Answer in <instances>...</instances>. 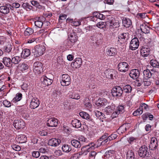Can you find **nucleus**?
<instances>
[{"instance_id": "f257e3e1", "label": "nucleus", "mask_w": 159, "mask_h": 159, "mask_svg": "<svg viewBox=\"0 0 159 159\" xmlns=\"http://www.w3.org/2000/svg\"><path fill=\"white\" fill-rule=\"evenodd\" d=\"M45 47L43 45H37L32 50L34 57H36L43 55L45 50Z\"/></svg>"}, {"instance_id": "f03ea898", "label": "nucleus", "mask_w": 159, "mask_h": 159, "mask_svg": "<svg viewBox=\"0 0 159 159\" xmlns=\"http://www.w3.org/2000/svg\"><path fill=\"white\" fill-rule=\"evenodd\" d=\"M111 93L113 97L117 98H120L122 96L123 94V89L120 86H116L112 89Z\"/></svg>"}, {"instance_id": "7ed1b4c3", "label": "nucleus", "mask_w": 159, "mask_h": 159, "mask_svg": "<svg viewBox=\"0 0 159 159\" xmlns=\"http://www.w3.org/2000/svg\"><path fill=\"white\" fill-rule=\"evenodd\" d=\"M148 148L145 145L141 146L138 151V155L140 157L145 158L148 156L149 154L148 152Z\"/></svg>"}, {"instance_id": "20e7f679", "label": "nucleus", "mask_w": 159, "mask_h": 159, "mask_svg": "<svg viewBox=\"0 0 159 159\" xmlns=\"http://www.w3.org/2000/svg\"><path fill=\"white\" fill-rule=\"evenodd\" d=\"M43 64L39 61L35 62L33 65V70L36 74H39L43 71Z\"/></svg>"}, {"instance_id": "39448f33", "label": "nucleus", "mask_w": 159, "mask_h": 159, "mask_svg": "<svg viewBox=\"0 0 159 159\" xmlns=\"http://www.w3.org/2000/svg\"><path fill=\"white\" fill-rule=\"evenodd\" d=\"M117 67L119 71L125 72L128 70L129 67L126 62L123 61L120 62L117 66Z\"/></svg>"}, {"instance_id": "423d86ee", "label": "nucleus", "mask_w": 159, "mask_h": 159, "mask_svg": "<svg viewBox=\"0 0 159 159\" xmlns=\"http://www.w3.org/2000/svg\"><path fill=\"white\" fill-rule=\"evenodd\" d=\"M71 79L67 74H63L62 76V80L61 83L63 86H67L70 84Z\"/></svg>"}, {"instance_id": "0eeeda50", "label": "nucleus", "mask_w": 159, "mask_h": 159, "mask_svg": "<svg viewBox=\"0 0 159 159\" xmlns=\"http://www.w3.org/2000/svg\"><path fill=\"white\" fill-rule=\"evenodd\" d=\"M14 126L17 129H20L24 128L25 123L21 119L15 120L13 123Z\"/></svg>"}, {"instance_id": "6e6552de", "label": "nucleus", "mask_w": 159, "mask_h": 159, "mask_svg": "<svg viewBox=\"0 0 159 159\" xmlns=\"http://www.w3.org/2000/svg\"><path fill=\"white\" fill-rule=\"evenodd\" d=\"M139 45V42L137 38L133 39L130 43L129 48L132 50H134L137 49Z\"/></svg>"}, {"instance_id": "1a4fd4ad", "label": "nucleus", "mask_w": 159, "mask_h": 159, "mask_svg": "<svg viewBox=\"0 0 159 159\" xmlns=\"http://www.w3.org/2000/svg\"><path fill=\"white\" fill-rule=\"evenodd\" d=\"M158 145L157 139L155 137H152L149 146L150 149L152 150H154L157 149Z\"/></svg>"}, {"instance_id": "9d476101", "label": "nucleus", "mask_w": 159, "mask_h": 159, "mask_svg": "<svg viewBox=\"0 0 159 159\" xmlns=\"http://www.w3.org/2000/svg\"><path fill=\"white\" fill-rule=\"evenodd\" d=\"M58 122V120L55 118H52L48 120L47 125L49 127H56L57 126Z\"/></svg>"}, {"instance_id": "9b49d317", "label": "nucleus", "mask_w": 159, "mask_h": 159, "mask_svg": "<svg viewBox=\"0 0 159 159\" xmlns=\"http://www.w3.org/2000/svg\"><path fill=\"white\" fill-rule=\"evenodd\" d=\"M150 51V49L149 47L147 45H145L141 49V54L143 56L146 57L149 55Z\"/></svg>"}, {"instance_id": "f8f14e48", "label": "nucleus", "mask_w": 159, "mask_h": 159, "mask_svg": "<svg viewBox=\"0 0 159 159\" xmlns=\"http://www.w3.org/2000/svg\"><path fill=\"white\" fill-rule=\"evenodd\" d=\"M139 70L137 69L132 70L129 74V76L134 80H136L138 78L140 75Z\"/></svg>"}, {"instance_id": "ddd939ff", "label": "nucleus", "mask_w": 159, "mask_h": 159, "mask_svg": "<svg viewBox=\"0 0 159 159\" xmlns=\"http://www.w3.org/2000/svg\"><path fill=\"white\" fill-rule=\"evenodd\" d=\"M82 61L80 58H77L71 63V66L75 68H79L82 65Z\"/></svg>"}, {"instance_id": "4468645a", "label": "nucleus", "mask_w": 159, "mask_h": 159, "mask_svg": "<svg viewBox=\"0 0 159 159\" xmlns=\"http://www.w3.org/2000/svg\"><path fill=\"white\" fill-rule=\"evenodd\" d=\"M42 83L46 86H48L51 84L53 82V80L51 78H49L46 76H43L41 79Z\"/></svg>"}, {"instance_id": "2eb2a0df", "label": "nucleus", "mask_w": 159, "mask_h": 159, "mask_svg": "<svg viewBox=\"0 0 159 159\" xmlns=\"http://www.w3.org/2000/svg\"><path fill=\"white\" fill-rule=\"evenodd\" d=\"M61 142V141L59 139L52 138L48 141V144L49 145L56 147Z\"/></svg>"}, {"instance_id": "dca6fc26", "label": "nucleus", "mask_w": 159, "mask_h": 159, "mask_svg": "<svg viewBox=\"0 0 159 159\" xmlns=\"http://www.w3.org/2000/svg\"><path fill=\"white\" fill-rule=\"evenodd\" d=\"M40 102L37 98L32 99L30 103V107L31 109H34L37 108L39 105Z\"/></svg>"}, {"instance_id": "f3484780", "label": "nucleus", "mask_w": 159, "mask_h": 159, "mask_svg": "<svg viewBox=\"0 0 159 159\" xmlns=\"http://www.w3.org/2000/svg\"><path fill=\"white\" fill-rule=\"evenodd\" d=\"M134 149L132 147L128 149L126 154V159H134Z\"/></svg>"}, {"instance_id": "a211bd4d", "label": "nucleus", "mask_w": 159, "mask_h": 159, "mask_svg": "<svg viewBox=\"0 0 159 159\" xmlns=\"http://www.w3.org/2000/svg\"><path fill=\"white\" fill-rule=\"evenodd\" d=\"M107 101L106 99L103 98L98 99L96 103L95 104L98 107H100L106 105L107 104Z\"/></svg>"}, {"instance_id": "6ab92c4d", "label": "nucleus", "mask_w": 159, "mask_h": 159, "mask_svg": "<svg viewBox=\"0 0 159 159\" xmlns=\"http://www.w3.org/2000/svg\"><path fill=\"white\" fill-rule=\"evenodd\" d=\"M69 40L70 41L74 44L78 40V36H77L76 33L74 30H72L69 37Z\"/></svg>"}, {"instance_id": "aec40b11", "label": "nucleus", "mask_w": 159, "mask_h": 159, "mask_svg": "<svg viewBox=\"0 0 159 159\" xmlns=\"http://www.w3.org/2000/svg\"><path fill=\"white\" fill-rule=\"evenodd\" d=\"M123 25L125 27L128 28L130 27L132 25L131 20L128 18L124 17L122 20Z\"/></svg>"}, {"instance_id": "412c9836", "label": "nucleus", "mask_w": 159, "mask_h": 159, "mask_svg": "<svg viewBox=\"0 0 159 159\" xmlns=\"http://www.w3.org/2000/svg\"><path fill=\"white\" fill-rule=\"evenodd\" d=\"M2 62L7 67H11L12 66V61H11V60L10 58L3 57Z\"/></svg>"}, {"instance_id": "4be33fe9", "label": "nucleus", "mask_w": 159, "mask_h": 159, "mask_svg": "<svg viewBox=\"0 0 159 159\" xmlns=\"http://www.w3.org/2000/svg\"><path fill=\"white\" fill-rule=\"evenodd\" d=\"M115 71L113 69H108L105 71V74L107 78L108 79H113V75L115 74Z\"/></svg>"}, {"instance_id": "5701e85b", "label": "nucleus", "mask_w": 159, "mask_h": 159, "mask_svg": "<svg viewBox=\"0 0 159 159\" xmlns=\"http://www.w3.org/2000/svg\"><path fill=\"white\" fill-rule=\"evenodd\" d=\"M10 6V4H6L5 6H2L0 7V11L3 14H7L8 13L9 11V7Z\"/></svg>"}, {"instance_id": "b1692460", "label": "nucleus", "mask_w": 159, "mask_h": 159, "mask_svg": "<svg viewBox=\"0 0 159 159\" xmlns=\"http://www.w3.org/2000/svg\"><path fill=\"white\" fill-rule=\"evenodd\" d=\"M153 73L150 72L148 69L144 70L143 72V77L142 79L144 80H148L150 78Z\"/></svg>"}, {"instance_id": "393cba45", "label": "nucleus", "mask_w": 159, "mask_h": 159, "mask_svg": "<svg viewBox=\"0 0 159 159\" xmlns=\"http://www.w3.org/2000/svg\"><path fill=\"white\" fill-rule=\"evenodd\" d=\"M114 104L108 106L104 109V111L107 115L111 114L114 111Z\"/></svg>"}, {"instance_id": "a878e982", "label": "nucleus", "mask_w": 159, "mask_h": 159, "mask_svg": "<svg viewBox=\"0 0 159 159\" xmlns=\"http://www.w3.org/2000/svg\"><path fill=\"white\" fill-rule=\"evenodd\" d=\"M30 50L29 49H24L21 53V57L25 58L30 55Z\"/></svg>"}, {"instance_id": "bb28decb", "label": "nucleus", "mask_w": 159, "mask_h": 159, "mask_svg": "<svg viewBox=\"0 0 159 159\" xmlns=\"http://www.w3.org/2000/svg\"><path fill=\"white\" fill-rule=\"evenodd\" d=\"M119 39H121V42L120 43H122L127 40L128 38V33H123L119 35Z\"/></svg>"}, {"instance_id": "cd10ccee", "label": "nucleus", "mask_w": 159, "mask_h": 159, "mask_svg": "<svg viewBox=\"0 0 159 159\" xmlns=\"http://www.w3.org/2000/svg\"><path fill=\"white\" fill-rule=\"evenodd\" d=\"M71 124L73 127L76 128H80L81 125L80 121L77 119L73 120L71 121Z\"/></svg>"}, {"instance_id": "c85d7f7f", "label": "nucleus", "mask_w": 159, "mask_h": 159, "mask_svg": "<svg viewBox=\"0 0 159 159\" xmlns=\"http://www.w3.org/2000/svg\"><path fill=\"white\" fill-rule=\"evenodd\" d=\"M117 50L116 48H111L108 49L107 52V53L108 56H114L116 55Z\"/></svg>"}, {"instance_id": "c756f323", "label": "nucleus", "mask_w": 159, "mask_h": 159, "mask_svg": "<svg viewBox=\"0 0 159 159\" xmlns=\"http://www.w3.org/2000/svg\"><path fill=\"white\" fill-rule=\"evenodd\" d=\"M71 145L74 147L79 148L81 146V143L79 140L77 139H73L71 141Z\"/></svg>"}, {"instance_id": "7c9ffc66", "label": "nucleus", "mask_w": 159, "mask_h": 159, "mask_svg": "<svg viewBox=\"0 0 159 159\" xmlns=\"http://www.w3.org/2000/svg\"><path fill=\"white\" fill-rule=\"evenodd\" d=\"M62 151L63 152L68 153L72 150L71 146L68 144H64L61 147Z\"/></svg>"}, {"instance_id": "2f4dec72", "label": "nucleus", "mask_w": 159, "mask_h": 159, "mask_svg": "<svg viewBox=\"0 0 159 159\" xmlns=\"http://www.w3.org/2000/svg\"><path fill=\"white\" fill-rule=\"evenodd\" d=\"M123 93H129L131 92L132 90V87L129 85H126L122 87Z\"/></svg>"}, {"instance_id": "473e14b6", "label": "nucleus", "mask_w": 159, "mask_h": 159, "mask_svg": "<svg viewBox=\"0 0 159 159\" xmlns=\"http://www.w3.org/2000/svg\"><path fill=\"white\" fill-rule=\"evenodd\" d=\"M12 45L9 43H7L3 47V50L6 52H9L12 49Z\"/></svg>"}, {"instance_id": "72a5a7b5", "label": "nucleus", "mask_w": 159, "mask_h": 159, "mask_svg": "<svg viewBox=\"0 0 159 159\" xmlns=\"http://www.w3.org/2000/svg\"><path fill=\"white\" fill-rule=\"evenodd\" d=\"M22 7L26 11H30L32 9L33 7L28 2H24L22 5Z\"/></svg>"}, {"instance_id": "f704fd0d", "label": "nucleus", "mask_w": 159, "mask_h": 159, "mask_svg": "<svg viewBox=\"0 0 159 159\" xmlns=\"http://www.w3.org/2000/svg\"><path fill=\"white\" fill-rule=\"evenodd\" d=\"M116 111L119 114H120L123 113L125 111L124 106L123 105H119L116 107Z\"/></svg>"}, {"instance_id": "c9c22d12", "label": "nucleus", "mask_w": 159, "mask_h": 159, "mask_svg": "<svg viewBox=\"0 0 159 159\" xmlns=\"http://www.w3.org/2000/svg\"><path fill=\"white\" fill-rule=\"evenodd\" d=\"M21 58L19 56H16L12 57L11 59V61H12V65L13 64H18L21 60Z\"/></svg>"}, {"instance_id": "e433bc0d", "label": "nucleus", "mask_w": 159, "mask_h": 159, "mask_svg": "<svg viewBox=\"0 0 159 159\" xmlns=\"http://www.w3.org/2000/svg\"><path fill=\"white\" fill-rule=\"evenodd\" d=\"M69 97L70 98L75 99H79L80 98V97L79 94L75 92L70 93Z\"/></svg>"}, {"instance_id": "4c0bfd02", "label": "nucleus", "mask_w": 159, "mask_h": 159, "mask_svg": "<svg viewBox=\"0 0 159 159\" xmlns=\"http://www.w3.org/2000/svg\"><path fill=\"white\" fill-rule=\"evenodd\" d=\"M22 97V94L21 93H18L16 94V96L13 98L12 101L13 102H16L20 101Z\"/></svg>"}, {"instance_id": "58836bf2", "label": "nucleus", "mask_w": 159, "mask_h": 159, "mask_svg": "<svg viewBox=\"0 0 159 159\" xmlns=\"http://www.w3.org/2000/svg\"><path fill=\"white\" fill-rule=\"evenodd\" d=\"M34 30L31 28H28L26 29L24 32L25 36H28L34 33Z\"/></svg>"}, {"instance_id": "ea45409f", "label": "nucleus", "mask_w": 159, "mask_h": 159, "mask_svg": "<svg viewBox=\"0 0 159 159\" xmlns=\"http://www.w3.org/2000/svg\"><path fill=\"white\" fill-rule=\"evenodd\" d=\"M110 28H116L119 26V23L117 22H114V20H111L110 21Z\"/></svg>"}, {"instance_id": "a19ab883", "label": "nucleus", "mask_w": 159, "mask_h": 159, "mask_svg": "<svg viewBox=\"0 0 159 159\" xmlns=\"http://www.w3.org/2000/svg\"><path fill=\"white\" fill-rule=\"evenodd\" d=\"M115 152L114 151L111 150L107 151L105 153L104 156L106 158H109L110 157H112Z\"/></svg>"}, {"instance_id": "79ce46f5", "label": "nucleus", "mask_w": 159, "mask_h": 159, "mask_svg": "<svg viewBox=\"0 0 159 159\" xmlns=\"http://www.w3.org/2000/svg\"><path fill=\"white\" fill-rule=\"evenodd\" d=\"M74 44V43H72L70 41L69 39L65 40L64 42V46H65L67 48H71V46Z\"/></svg>"}, {"instance_id": "37998d69", "label": "nucleus", "mask_w": 159, "mask_h": 159, "mask_svg": "<svg viewBox=\"0 0 159 159\" xmlns=\"http://www.w3.org/2000/svg\"><path fill=\"white\" fill-rule=\"evenodd\" d=\"M150 64L153 67L158 68L159 67V63L156 60H152Z\"/></svg>"}, {"instance_id": "c03bdc74", "label": "nucleus", "mask_w": 159, "mask_h": 159, "mask_svg": "<svg viewBox=\"0 0 159 159\" xmlns=\"http://www.w3.org/2000/svg\"><path fill=\"white\" fill-rule=\"evenodd\" d=\"M79 115L83 118L87 119L89 118V115L87 113L84 111H81L80 112Z\"/></svg>"}, {"instance_id": "a18cd8bd", "label": "nucleus", "mask_w": 159, "mask_h": 159, "mask_svg": "<svg viewBox=\"0 0 159 159\" xmlns=\"http://www.w3.org/2000/svg\"><path fill=\"white\" fill-rule=\"evenodd\" d=\"M143 108L140 107L138 108L136 111H135L133 113V115L134 116L141 115L143 113Z\"/></svg>"}, {"instance_id": "49530a36", "label": "nucleus", "mask_w": 159, "mask_h": 159, "mask_svg": "<svg viewBox=\"0 0 159 159\" xmlns=\"http://www.w3.org/2000/svg\"><path fill=\"white\" fill-rule=\"evenodd\" d=\"M106 22L101 21L97 23L96 25V26L99 28L101 29H103L104 28L106 27Z\"/></svg>"}, {"instance_id": "de8ad7c7", "label": "nucleus", "mask_w": 159, "mask_h": 159, "mask_svg": "<svg viewBox=\"0 0 159 159\" xmlns=\"http://www.w3.org/2000/svg\"><path fill=\"white\" fill-rule=\"evenodd\" d=\"M20 68L21 70H24L28 68L29 66L26 64L23 63L21 64H20Z\"/></svg>"}, {"instance_id": "09e8293b", "label": "nucleus", "mask_w": 159, "mask_h": 159, "mask_svg": "<svg viewBox=\"0 0 159 159\" xmlns=\"http://www.w3.org/2000/svg\"><path fill=\"white\" fill-rule=\"evenodd\" d=\"M108 136V134L105 133L102 136H101L98 139H99V140L101 141H102V142H105V140H106V139H107V137ZM106 143V142H105L104 143L105 144Z\"/></svg>"}, {"instance_id": "8fccbe9b", "label": "nucleus", "mask_w": 159, "mask_h": 159, "mask_svg": "<svg viewBox=\"0 0 159 159\" xmlns=\"http://www.w3.org/2000/svg\"><path fill=\"white\" fill-rule=\"evenodd\" d=\"M34 24L35 25L38 27L39 28H41L42 27L43 25V22L39 20L35 21L34 22Z\"/></svg>"}, {"instance_id": "3c124183", "label": "nucleus", "mask_w": 159, "mask_h": 159, "mask_svg": "<svg viewBox=\"0 0 159 159\" xmlns=\"http://www.w3.org/2000/svg\"><path fill=\"white\" fill-rule=\"evenodd\" d=\"M150 29L151 28L148 26H146L144 29H143L141 28V30L142 31L146 34H148L149 33Z\"/></svg>"}, {"instance_id": "603ef678", "label": "nucleus", "mask_w": 159, "mask_h": 159, "mask_svg": "<svg viewBox=\"0 0 159 159\" xmlns=\"http://www.w3.org/2000/svg\"><path fill=\"white\" fill-rule=\"evenodd\" d=\"M40 155V153L39 152L34 151L32 152V156L33 157L36 158L39 157Z\"/></svg>"}, {"instance_id": "864d4df0", "label": "nucleus", "mask_w": 159, "mask_h": 159, "mask_svg": "<svg viewBox=\"0 0 159 159\" xmlns=\"http://www.w3.org/2000/svg\"><path fill=\"white\" fill-rule=\"evenodd\" d=\"M3 105L6 107H10L11 106V103L7 100H5L3 102Z\"/></svg>"}, {"instance_id": "5fc2aeb1", "label": "nucleus", "mask_w": 159, "mask_h": 159, "mask_svg": "<svg viewBox=\"0 0 159 159\" xmlns=\"http://www.w3.org/2000/svg\"><path fill=\"white\" fill-rule=\"evenodd\" d=\"M101 141L99 140V139H98L97 141L95 143V147L96 148H98L99 146H100L101 145H103L105 144L104 143L105 142H101V143H99V142H101Z\"/></svg>"}, {"instance_id": "6e6d98bb", "label": "nucleus", "mask_w": 159, "mask_h": 159, "mask_svg": "<svg viewBox=\"0 0 159 159\" xmlns=\"http://www.w3.org/2000/svg\"><path fill=\"white\" fill-rule=\"evenodd\" d=\"M94 112L95 116L97 118H99L100 117V118L101 119L102 116L103 115V113L102 112L98 111H94Z\"/></svg>"}, {"instance_id": "4d7b16f0", "label": "nucleus", "mask_w": 159, "mask_h": 159, "mask_svg": "<svg viewBox=\"0 0 159 159\" xmlns=\"http://www.w3.org/2000/svg\"><path fill=\"white\" fill-rule=\"evenodd\" d=\"M71 25L75 26H79L81 25V22L80 21H73L71 22Z\"/></svg>"}, {"instance_id": "13d9d810", "label": "nucleus", "mask_w": 159, "mask_h": 159, "mask_svg": "<svg viewBox=\"0 0 159 159\" xmlns=\"http://www.w3.org/2000/svg\"><path fill=\"white\" fill-rule=\"evenodd\" d=\"M119 114H118V113L115 110L114 112L112 113L111 116H110V117L111 118V119L110 118L109 120H111L113 118L117 117Z\"/></svg>"}, {"instance_id": "bf43d9fd", "label": "nucleus", "mask_w": 159, "mask_h": 159, "mask_svg": "<svg viewBox=\"0 0 159 159\" xmlns=\"http://www.w3.org/2000/svg\"><path fill=\"white\" fill-rule=\"evenodd\" d=\"M67 17V15L66 14H61L60 15L59 17V22H60V20H65Z\"/></svg>"}, {"instance_id": "052dcab7", "label": "nucleus", "mask_w": 159, "mask_h": 159, "mask_svg": "<svg viewBox=\"0 0 159 159\" xmlns=\"http://www.w3.org/2000/svg\"><path fill=\"white\" fill-rule=\"evenodd\" d=\"M148 113L147 112L143 114V115H142V118L144 122H145V121L147 120V119L148 118Z\"/></svg>"}, {"instance_id": "680f3d73", "label": "nucleus", "mask_w": 159, "mask_h": 159, "mask_svg": "<svg viewBox=\"0 0 159 159\" xmlns=\"http://www.w3.org/2000/svg\"><path fill=\"white\" fill-rule=\"evenodd\" d=\"M144 85L145 86H148L151 85V82L150 81H148V80H144L142 79Z\"/></svg>"}, {"instance_id": "e2e57ef3", "label": "nucleus", "mask_w": 159, "mask_h": 159, "mask_svg": "<svg viewBox=\"0 0 159 159\" xmlns=\"http://www.w3.org/2000/svg\"><path fill=\"white\" fill-rule=\"evenodd\" d=\"M37 39V38L35 39L34 38L30 39H28L27 43H37L36 40Z\"/></svg>"}, {"instance_id": "0e129e2a", "label": "nucleus", "mask_w": 159, "mask_h": 159, "mask_svg": "<svg viewBox=\"0 0 159 159\" xmlns=\"http://www.w3.org/2000/svg\"><path fill=\"white\" fill-rule=\"evenodd\" d=\"M89 122L88 123L89 125H92L94 124V122L93 120L91 118V116L89 117V118L87 119Z\"/></svg>"}, {"instance_id": "69168bd1", "label": "nucleus", "mask_w": 159, "mask_h": 159, "mask_svg": "<svg viewBox=\"0 0 159 159\" xmlns=\"http://www.w3.org/2000/svg\"><path fill=\"white\" fill-rule=\"evenodd\" d=\"M39 134L41 136H46L47 135L48 133L45 130H42L40 131Z\"/></svg>"}, {"instance_id": "338daca9", "label": "nucleus", "mask_w": 159, "mask_h": 159, "mask_svg": "<svg viewBox=\"0 0 159 159\" xmlns=\"http://www.w3.org/2000/svg\"><path fill=\"white\" fill-rule=\"evenodd\" d=\"M79 157V155L78 153H75L73 154L71 156V159H78Z\"/></svg>"}, {"instance_id": "774afa93", "label": "nucleus", "mask_w": 159, "mask_h": 159, "mask_svg": "<svg viewBox=\"0 0 159 159\" xmlns=\"http://www.w3.org/2000/svg\"><path fill=\"white\" fill-rule=\"evenodd\" d=\"M140 107H141V108H143L146 110L149 109L148 106L147 104L144 103H143L141 104Z\"/></svg>"}]
</instances>
